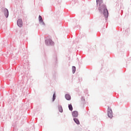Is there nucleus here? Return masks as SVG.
Returning <instances> with one entry per match:
<instances>
[{"label": "nucleus", "instance_id": "6e6552de", "mask_svg": "<svg viewBox=\"0 0 131 131\" xmlns=\"http://www.w3.org/2000/svg\"><path fill=\"white\" fill-rule=\"evenodd\" d=\"M65 98L68 101H69L70 100H71V96L70 95H69V94H66L65 95Z\"/></svg>", "mask_w": 131, "mask_h": 131}, {"label": "nucleus", "instance_id": "423d86ee", "mask_svg": "<svg viewBox=\"0 0 131 131\" xmlns=\"http://www.w3.org/2000/svg\"><path fill=\"white\" fill-rule=\"evenodd\" d=\"M17 25L19 27H22V19H18L17 20Z\"/></svg>", "mask_w": 131, "mask_h": 131}, {"label": "nucleus", "instance_id": "1a4fd4ad", "mask_svg": "<svg viewBox=\"0 0 131 131\" xmlns=\"http://www.w3.org/2000/svg\"><path fill=\"white\" fill-rule=\"evenodd\" d=\"M74 121H75V123L77 124H79L80 123L79 122V120L77 118H74Z\"/></svg>", "mask_w": 131, "mask_h": 131}, {"label": "nucleus", "instance_id": "f03ea898", "mask_svg": "<svg viewBox=\"0 0 131 131\" xmlns=\"http://www.w3.org/2000/svg\"><path fill=\"white\" fill-rule=\"evenodd\" d=\"M46 43L47 46H49V45H50L51 46H54V41H53V40L50 38L46 40Z\"/></svg>", "mask_w": 131, "mask_h": 131}, {"label": "nucleus", "instance_id": "f257e3e1", "mask_svg": "<svg viewBox=\"0 0 131 131\" xmlns=\"http://www.w3.org/2000/svg\"><path fill=\"white\" fill-rule=\"evenodd\" d=\"M97 5L98 4H99V10L100 12H102V11H103V15H104L105 18H108V10H107V8H106V6L102 5L101 6V4L103 3V0H96Z\"/></svg>", "mask_w": 131, "mask_h": 131}, {"label": "nucleus", "instance_id": "20e7f679", "mask_svg": "<svg viewBox=\"0 0 131 131\" xmlns=\"http://www.w3.org/2000/svg\"><path fill=\"white\" fill-rule=\"evenodd\" d=\"M3 11H4V15H5V17L6 18H8V17L9 16V10H8V9H7L6 8H4Z\"/></svg>", "mask_w": 131, "mask_h": 131}, {"label": "nucleus", "instance_id": "f8f14e48", "mask_svg": "<svg viewBox=\"0 0 131 131\" xmlns=\"http://www.w3.org/2000/svg\"><path fill=\"white\" fill-rule=\"evenodd\" d=\"M72 70H73V73H75L76 70V68H75V67H73Z\"/></svg>", "mask_w": 131, "mask_h": 131}, {"label": "nucleus", "instance_id": "7ed1b4c3", "mask_svg": "<svg viewBox=\"0 0 131 131\" xmlns=\"http://www.w3.org/2000/svg\"><path fill=\"white\" fill-rule=\"evenodd\" d=\"M112 114H113L112 110H111V108L108 107L107 110V115L108 117H110V118H112V117H113V115Z\"/></svg>", "mask_w": 131, "mask_h": 131}, {"label": "nucleus", "instance_id": "9d476101", "mask_svg": "<svg viewBox=\"0 0 131 131\" xmlns=\"http://www.w3.org/2000/svg\"><path fill=\"white\" fill-rule=\"evenodd\" d=\"M69 110L70 111H72V110H73V107H72V104H69Z\"/></svg>", "mask_w": 131, "mask_h": 131}, {"label": "nucleus", "instance_id": "ddd939ff", "mask_svg": "<svg viewBox=\"0 0 131 131\" xmlns=\"http://www.w3.org/2000/svg\"><path fill=\"white\" fill-rule=\"evenodd\" d=\"M56 99V95L55 94V93L53 94V101H55V100Z\"/></svg>", "mask_w": 131, "mask_h": 131}, {"label": "nucleus", "instance_id": "9b49d317", "mask_svg": "<svg viewBox=\"0 0 131 131\" xmlns=\"http://www.w3.org/2000/svg\"><path fill=\"white\" fill-rule=\"evenodd\" d=\"M58 110H59V112H61V113L63 112V108H62L61 106H58Z\"/></svg>", "mask_w": 131, "mask_h": 131}, {"label": "nucleus", "instance_id": "39448f33", "mask_svg": "<svg viewBox=\"0 0 131 131\" xmlns=\"http://www.w3.org/2000/svg\"><path fill=\"white\" fill-rule=\"evenodd\" d=\"M72 116L74 117H77V116H78V112L76 111H74V112H73L72 113Z\"/></svg>", "mask_w": 131, "mask_h": 131}, {"label": "nucleus", "instance_id": "0eeeda50", "mask_svg": "<svg viewBox=\"0 0 131 131\" xmlns=\"http://www.w3.org/2000/svg\"><path fill=\"white\" fill-rule=\"evenodd\" d=\"M39 21L40 23H42L43 25H45V23H43V20H42V17H41V16H39Z\"/></svg>", "mask_w": 131, "mask_h": 131}]
</instances>
